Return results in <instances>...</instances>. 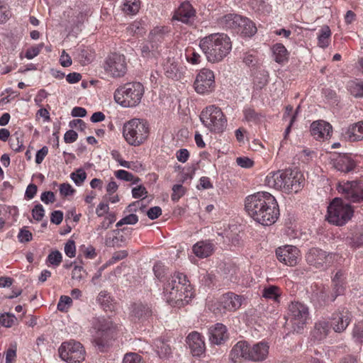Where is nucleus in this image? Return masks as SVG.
<instances>
[{
  "label": "nucleus",
  "instance_id": "19",
  "mask_svg": "<svg viewBox=\"0 0 363 363\" xmlns=\"http://www.w3.org/2000/svg\"><path fill=\"white\" fill-rule=\"evenodd\" d=\"M186 342L193 356L201 357L205 352L204 339L199 333L196 331L190 333L186 337Z\"/></svg>",
  "mask_w": 363,
  "mask_h": 363
},
{
  "label": "nucleus",
  "instance_id": "55",
  "mask_svg": "<svg viewBox=\"0 0 363 363\" xmlns=\"http://www.w3.org/2000/svg\"><path fill=\"white\" fill-rule=\"evenodd\" d=\"M44 47V43H40L38 45H35L34 46H32L31 48H28L25 54V57L28 60H31L39 55L40 52Z\"/></svg>",
  "mask_w": 363,
  "mask_h": 363
},
{
  "label": "nucleus",
  "instance_id": "21",
  "mask_svg": "<svg viewBox=\"0 0 363 363\" xmlns=\"http://www.w3.org/2000/svg\"><path fill=\"white\" fill-rule=\"evenodd\" d=\"M208 339L211 344L221 345L228 339L227 328L222 323H216L208 329Z\"/></svg>",
  "mask_w": 363,
  "mask_h": 363
},
{
  "label": "nucleus",
  "instance_id": "1",
  "mask_svg": "<svg viewBox=\"0 0 363 363\" xmlns=\"http://www.w3.org/2000/svg\"><path fill=\"white\" fill-rule=\"evenodd\" d=\"M245 208L255 221L264 226L272 225L279 216L277 200L271 194L265 191L248 196L245 199Z\"/></svg>",
  "mask_w": 363,
  "mask_h": 363
},
{
  "label": "nucleus",
  "instance_id": "22",
  "mask_svg": "<svg viewBox=\"0 0 363 363\" xmlns=\"http://www.w3.org/2000/svg\"><path fill=\"white\" fill-rule=\"evenodd\" d=\"M269 346L265 342L260 341L250 345L249 361L253 362H262L265 360L269 354Z\"/></svg>",
  "mask_w": 363,
  "mask_h": 363
},
{
  "label": "nucleus",
  "instance_id": "7",
  "mask_svg": "<svg viewBox=\"0 0 363 363\" xmlns=\"http://www.w3.org/2000/svg\"><path fill=\"white\" fill-rule=\"evenodd\" d=\"M202 124L211 133H220L227 125V119L222 110L214 105L206 107L201 113Z\"/></svg>",
  "mask_w": 363,
  "mask_h": 363
},
{
  "label": "nucleus",
  "instance_id": "63",
  "mask_svg": "<svg viewBox=\"0 0 363 363\" xmlns=\"http://www.w3.org/2000/svg\"><path fill=\"white\" fill-rule=\"evenodd\" d=\"M33 218L37 220L40 221L45 216V210L41 204H37L32 210Z\"/></svg>",
  "mask_w": 363,
  "mask_h": 363
},
{
  "label": "nucleus",
  "instance_id": "5",
  "mask_svg": "<svg viewBox=\"0 0 363 363\" xmlns=\"http://www.w3.org/2000/svg\"><path fill=\"white\" fill-rule=\"evenodd\" d=\"M150 132L149 123L142 118H134L125 122L123 126V136L127 143L138 147L148 138Z\"/></svg>",
  "mask_w": 363,
  "mask_h": 363
},
{
  "label": "nucleus",
  "instance_id": "52",
  "mask_svg": "<svg viewBox=\"0 0 363 363\" xmlns=\"http://www.w3.org/2000/svg\"><path fill=\"white\" fill-rule=\"evenodd\" d=\"M333 293L331 294V298H330L331 302H333L338 296H341V295L344 294L346 283L337 282V283H333Z\"/></svg>",
  "mask_w": 363,
  "mask_h": 363
},
{
  "label": "nucleus",
  "instance_id": "47",
  "mask_svg": "<svg viewBox=\"0 0 363 363\" xmlns=\"http://www.w3.org/2000/svg\"><path fill=\"white\" fill-rule=\"evenodd\" d=\"M185 57L191 65H198L201 62V56L192 48H188L185 50Z\"/></svg>",
  "mask_w": 363,
  "mask_h": 363
},
{
  "label": "nucleus",
  "instance_id": "29",
  "mask_svg": "<svg viewBox=\"0 0 363 363\" xmlns=\"http://www.w3.org/2000/svg\"><path fill=\"white\" fill-rule=\"evenodd\" d=\"M152 314V308L147 304L134 303L130 307V315L138 320H144Z\"/></svg>",
  "mask_w": 363,
  "mask_h": 363
},
{
  "label": "nucleus",
  "instance_id": "42",
  "mask_svg": "<svg viewBox=\"0 0 363 363\" xmlns=\"http://www.w3.org/2000/svg\"><path fill=\"white\" fill-rule=\"evenodd\" d=\"M312 296L313 299H316L320 303L331 302V295H329V290L324 286L318 288L316 291L313 292Z\"/></svg>",
  "mask_w": 363,
  "mask_h": 363
},
{
  "label": "nucleus",
  "instance_id": "24",
  "mask_svg": "<svg viewBox=\"0 0 363 363\" xmlns=\"http://www.w3.org/2000/svg\"><path fill=\"white\" fill-rule=\"evenodd\" d=\"M235 31L243 36L252 37L257 33V29L255 23L250 19L240 16V19L238 21Z\"/></svg>",
  "mask_w": 363,
  "mask_h": 363
},
{
  "label": "nucleus",
  "instance_id": "45",
  "mask_svg": "<svg viewBox=\"0 0 363 363\" xmlns=\"http://www.w3.org/2000/svg\"><path fill=\"white\" fill-rule=\"evenodd\" d=\"M97 302L105 309V310H111L112 309V302L113 299L111 298L110 294L106 291H101L97 296Z\"/></svg>",
  "mask_w": 363,
  "mask_h": 363
},
{
  "label": "nucleus",
  "instance_id": "61",
  "mask_svg": "<svg viewBox=\"0 0 363 363\" xmlns=\"http://www.w3.org/2000/svg\"><path fill=\"white\" fill-rule=\"evenodd\" d=\"M173 193L172 194V200L178 201L179 199L184 194L185 189L182 184H175L172 187Z\"/></svg>",
  "mask_w": 363,
  "mask_h": 363
},
{
  "label": "nucleus",
  "instance_id": "50",
  "mask_svg": "<svg viewBox=\"0 0 363 363\" xmlns=\"http://www.w3.org/2000/svg\"><path fill=\"white\" fill-rule=\"evenodd\" d=\"M70 177L77 186H81L86 178V174L83 169H79L72 173Z\"/></svg>",
  "mask_w": 363,
  "mask_h": 363
},
{
  "label": "nucleus",
  "instance_id": "64",
  "mask_svg": "<svg viewBox=\"0 0 363 363\" xmlns=\"http://www.w3.org/2000/svg\"><path fill=\"white\" fill-rule=\"evenodd\" d=\"M16 357V345H11L6 352V363H14Z\"/></svg>",
  "mask_w": 363,
  "mask_h": 363
},
{
  "label": "nucleus",
  "instance_id": "11",
  "mask_svg": "<svg viewBox=\"0 0 363 363\" xmlns=\"http://www.w3.org/2000/svg\"><path fill=\"white\" fill-rule=\"evenodd\" d=\"M337 189L346 200L351 203L363 202V183L360 182H340L338 183Z\"/></svg>",
  "mask_w": 363,
  "mask_h": 363
},
{
  "label": "nucleus",
  "instance_id": "39",
  "mask_svg": "<svg viewBox=\"0 0 363 363\" xmlns=\"http://www.w3.org/2000/svg\"><path fill=\"white\" fill-rule=\"evenodd\" d=\"M141 55L144 57H154L158 52V45L150 40L140 46Z\"/></svg>",
  "mask_w": 363,
  "mask_h": 363
},
{
  "label": "nucleus",
  "instance_id": "57",
  "mask_svg": "<svg viewBox=\"0 0 363 363\" xmlns=\"http://www.w3.org/2000/svg\"><path fill=\"white\" fill-rule=\"evenodd\" d=\"M245 119L248 122H257L259 120V116L253 108H245L243 110Z\"/></svg>",
  "mask_w": 363,
  "mask_h": 363
},
{
  "label": "nucleus",
  "instance_id": "20",
  "mask_svg": "<svg viewBox=\"0 0 363 363\" xmlns=\"http://www.w3.org/2000/svg\"><path fill=\"white\" fill-rule=\"evenodd\" d=\"M250 344L245 340L238 341L232 348L230 359L235 363L249 361Z\"/></svg>",
  "mask_w": 363,
  "mask_h": 363
},
{
  "label": "nucleus",
  "instance_id": "14",
  "mask_svg": "<svg viewBox=\"0 0 363 363\" xmlns=\"http://www.w3.org/2000/svg\"><path fill=\"white\" fill-rule=\"evenodd\" d=\"M215 87V76L213 71L202 69L196 76L194 89L198 94H205L211 92Z\"/></svg>",
  "mask_w": 363,
  "mask_h": 363
},
{
  "label": "nucleus",
  "instance_id": "27",
  "mask_svg": "<svg viewBox=\"0 0 363 363\" xmlns=\"http://www.w3.org/2000/svg\"><path fill=\"white\" fill-rule=\"evenodd\" d=\"M195 16V10L189 2L182 3L175 11L173 19L188 23L191 18Z\"/></svg>",
  "mask_w": 363,
  "mask_h": 363
},
{
  "label": "nucleus",
  "instance_id": "33",
  "mask_svg": "<svg viewBox=\"0 0 363 363\" xmlns=\"http://www.w3.org/2000/svg\"><path fill=\"white\" fill-rule=\"evenodd\" d=\"M75 57L81 65H86L94 60V54L91 48L82 45L76 50Z\"/></svg>",
  "mask_w": 363,
  "mask_h": 363
},
{
  "label": "nucleus",
  "instance_id": "23",
  "mask_svg": "<svg viewBox=\"0 0 363 363\" xmlns=\"http://www.w3.org/2000/svg\"><path fill=\"white\" fill-rule=\"evenodd\" d=\"M332 131V126L324 121H316L311 125V133L316 140L327 139Z\"/></svg>",
  "mask_w": 363,
  "mask_h": 363
},
{
  "label": "nucleus",
  "instance_id": "56",
  "mask_svg": "<svg viewBox=\"0 0 363 363\" xmlns=\"http://www.w3.org/2000/svg\"><path fill=\"white\" fill-rule=\"evenodd\" d=\"M138 221V217L137 215L131 213L129 214L122 219H121L117 223L116 227H121L123 225H134Z\"/></svg>",
  "mask_w": 363,
  "mask_h": 363
},
{
  "label": "nucleus",
  "instance_id": "60",
  "mask_svg": "<svg viewBox=\"0 0 363 363\" xmlns=\"http://www.w3.org/2000/svg\"><path fill=\"white\" fill-rule=\"evenodd\" d=\"M132 196L134 199H145L147 196V191L143 185H139L133 188Z\"/></svg>",
  "mask_w": 363,
  "mask_h": 363
},
{
  "label": "nucleus",
  "instance_id": "2",
  "mask_svg": "<svg viewBox=\"0 0 363 363\" xmlns=\"http://www.w3.org/2000/svg\"><path fill=\"white\" fill-rule=\"evenodd\" d=\"M270 188L289 194L298 193L304 186L303 174L296 169H285L269 172L264 179Z\"/></svg>",
  "mask_w": 363,
  "mask_h": 363
},
{
  "label": "nucleus",
  "instance_id": "43",
  "mask_svg": "<svg viewBox=\"0 0 363 363\" xmlns=\"http://www.w3.org/2000/svg\"><path fill=\"white\" fill-rule=\"evenodd\" d=\"M167 32V28L157 26L150 31L149 35L150 40L155 43L156 44H157V43H161Z\"/></svg>",
  "mask_w": 363,
  "mask_h": 363
},
{
  "label": "nucleus",
  "instance_id": "28",
  "mask_svg": "<svg viewBox=\"0 0 363 363\" xmlns=\"http://www.w3.org/2000/svg\"><path fill=\"white\" fill-rule=\"evenodd\" d=\"M342 135L350 141L363 140V121L349 125L342 130Z\"/></svg>",
  "mask_w": 363,
  "mask_h": 363
},
{
  "label": "nucleus",
  "instance_id": "4",
  "mask_svg": "<svg viewBox=\"0 0 363 363\" xmlns=\"http://www.w3.org/2000/svg\"><path fill=\"white\" fill-rule=\"evenodd\" d=\"M199 47L208 62H221L232 50V43L229 36L223 33H212L199 40Z\"/></svg>",
  "mask_w": 363,
  "mask_h": 363
},
{
  "label": "nucleus",
  "instance_id": "26",
  "mask_svg": "<svg viewBox=\"0 0 363 363\" xmlns=\"http://www.w3.org/2000/svg\"><path fill=\"white\" fill-rule=\"evenodd\" d=\"M214 244L208 240L199 241L192 247L194 255L201 259L211 256L214 251Z\"/></svg>",
  "mask_w": 363,
  "mask_h": 363
},
{
  "label": "nucleus",
  "instance_id": "25",
  "mask_svg": "<svg viewBox=\"0 0 363 363\" xmlns=\"http://www.w3.org/2000/svg\"><path fill=\"white\" fill-rule=\"evenodd\" d=\"M333 167L340 172H350L356 167L355 162L347 155H340L333 160Z\"/></svg>",
  "mask_w": 363,
  "mask_h": 363
},
{
  "label": "nucleus",
  "instance_id": "31",
  "mask_svg": "<svg viewBox=\"0 0 363 363\" xmlns=\"http://www.w3.org/2000/svg\"><path fill=\"white\" fill-rule=\"evenodd\" d=\"M240 19V15L235 13H228L223 15L216 20L218 27L223 29H231L235 30L238 21Z\"/></svg>",
  "mask_w": 363,
  "mask_h": 363
},
{
  "label": "nucleus",
  "instance_id": "41",
  "mask_svg": "<svg viewBox=\"0 0 363 363\" xmlns=\"http://www.w3.org/2000/svg\"><path fill=\"white\" fill-rule=\"evenodd\" d=\"M347 89L354 97L363 98V80L350 82Z\"/></svg>",
  "mask_w": 363,
  "mask_h": 363
},
{
  "label": "nucleus",
  "instance_id": "30",
  "mask_svg": "<svg viewBox=\"0 0 363 363\" xmlns=\"http://www.w3.org/2000/svg\"><path fill=\"white\" fill-rule=\"evenodd\" d=\"M330 329V326L328 321L325 320H318L315 323L311 336L314 340L320 341L328 336Z\"/></svg>",
  "mask_w": 363,
  "mask_h": 363
},
{
  "label": "nucleus",
  "instance_id": "18",
  "mask_svg": "<svg viewBox=\"0 0 363 363\" xmlns=\"http://www.w3.org/2000/svg\"><path fill=\"white\" fill-rule=\"evenodd\" d=\"M243 301V297L233 292L223 294L218 301V308L223 312L235 311L240 308Z\"/></svg>",
  "mask_w": 363,
  "mask_h": 363
},
{
  "label": "nucleus",
  "instance_id": "40",
  "mask_svg": "<svg viewBox=\"0 0 363 363\" xmlns=\"http://www.w3.org/2000/svg\"><path fill=\"white\" fill-rule=\"evenodd\" d=\"M318 36V46L322 48H327L330 42L331 31L328 26L321 28Z\"/></svg>",
  "mask_w": 363,
  "mask_h": 363
},
{
  "label": "nucleus",
  "instance_id": "15",
  "mask_svg": "<svg viewBox=\"0 0 363 363\" xmlns=\"http://www.w3.org/2000/svg\"><path fill=\"white\" fill-rule=\"evenodd\" d=\"M308 264L317 269H324L332 262V255L319 248H311L306 255Z\"/></svg>",
  "mask_w": 363,
  "mask_h": 363
},
{
  "label": "nucleus",
  "instance_id": "13",
  "mask_svg": "<svg viewBox=\"0 0 363 363\" xmlns=\"http://www.w3.org/2000/svg\"><path fill=\"white\" fill-rule=\"evenodd\" d=\"M289 315L293 325L302 328L309 318L308 307L301 302H291L289 305Z\"/></svg>",
  "mask_w": 363,
  "mask_h": 363
},
{
  "label": "nucleus",
  "instance_id": "53",
  "mask_svg": "<svg viewBox=\"0 0 363 363\" xmlns=\"http://www.w3.org/2000/svg\"><path fill=\"white\" fill-rule=\"evenodd\" d=\"M72 303V299L68 296H61L57 303V309L60 311H67Z\"/></svg>",
  "mask_w": 363,
  "mask_h": 363
},
{
  "label": "nucleus",
  "instance_id": "58",
  "mask_svg": "<svg viewBox=\"0 0 363 363\" xmlns=\"http://www.w3.org/2000/svg\"><path fill=\"white\" fill-rule=\"evenodd\" d=\"M352 336L357 342H363V321L359 322L354 325Z\"/></svg>",
  "mask_w": 363,
  "mask_h": 363
},
{
  "label": "nucleus",
  "instance_id": "12",
  "mask_svg": "<svg viewBox=\"0 0 363 363\" xmlns=\"http://www.w3.org/2000/svg\"><path fill=\"white\" fill-rule=\"evenodd\" d=\"M104 68L113 78L123 77L127 72L126 58L123 55L111 53L106 57Z\"/></svg>",
  "mask_w": 363,
  "mask_h": 363
},
{
  "label": "nucleus",
  "instance_id": "54",
  "mask_svg": "<svg viewBox=\"0 0 363 363\" xmlns=\"http://www.w3.org/2000/svg\"><path fill=\"white\" fill-rule=\"evenodd\" d=\"M86 274L82 267L75 265L72 271V279L79 282L85 278Z\"/></svg>",
  "mask_w": 363,
  "mask_h": 363
},
{
  "label": "nucleus",
  "instance_id": "36",
  "mask_svg": "<svg viewBox=\"0 0 363 363\" xmlns=\"http://www.w3.org/2000/svg\"><path fill=\"white\" fill-rule=\"evenodd\" d=\"M348 245L354 248L363 245V228H357L347 238Z\"/></svg>",
  "mask_w": 363,
  "mask_h": 363
},
{
  "label": "nucleus",
  "instance_id": "35",
  "mask_svg": "<svg viewBox=\"0 0 363 363\" xmlns=\"http://www.w3.org/2000/svg\"><path fill=\"white\" fill-rule=\"evenodd\" d=\"M271 50L276 62L281 64L288 60L289 52L283 44L276 43L272 47Z\"/></svg>",
  "mask_w": 363,
  "mask_h": 363
},
{
  "label": "nucleus",
  "instance_id": "62",
  "mask_svg": "<svg viewBox=\"0 0 363 363\" xmlns=\"http://www.w3.org/2000/svg\"><path fill=\"white\" fill-rule=\"evenodd\" d=\"M122 239H120V238L113 235L112 233H108L106 237L105 240V245L107 247H118L120 246V241H121Z\"/></svg>",
  "mask_w": 363,
  "mask_h": 363
},
{
  "label": "nucleus",
  "instance_id": "10",
  "mask_svg": "<svg viewBox=\"0 0 363 363\" xmlns=\"http://www.w3.org/2000/svg\"><path fill=\"white\" fill-rule=\"evenodd\" d=\"M58 352L60 358L67 363H80L85 359L86 352L83 345L74 340L63 342Z\"/></svg>",
  "mask_w": 363,
  "mask_h": 363
},
{
  "label": "nucleus",
  "instance_id": "49",
  "mask_svg": "<svg viewBox=\"0 0 363 363\" xmlns=\"http://www.w3.org/2000/svg\"><path fill=\"white\" fill-rule=\"evenodd\" d=\"M15 315L10 313H4L0 315V324L5 328H11L16 321Z\"/></svg>",
  "mask_w": 363,
  "mask_h": 363
},
{
  "label": "nucleus",
  "instance_id": "16",
  "mask_svg": "<svg viewBox=\"0 0 363 363\" xmlns=\"http://www.w3.org/2000/svg\"><path fill=\"white\" fill-rule=\"evenodd\" d=\"M276 255L280 262L287 266H295L300 260V250L294 245H284L276 250Z\"/></svg>",
  "mask_w": 363,
  "mask_h": 363
},
{
  "label": "nucleus",
  "instance_id": "48",
  "mask_svg": "<svg viewBox=\"0 0 363 363\" xmlns=\"http://www.w3.org/2000/svg\"><path fill=\"white\" fill-rule=\"evenodd\" d=\"M62 261V253L58 250L52 251L47 257L46 262L48 265L54 267H58Z\"/></svg>",
  "mask_w": 363,
  "mask_h": 363
},
{
  "label": "nucleus",
  "instance_id": "3",
  "mask_svg": "<svg viewBox=\"0 0 363 363\" xmlns=\"http://www.w3.org/2000/svg\"><path fill=\"white\" fill-rule=\"evenodd\" d=\"M163 296L169 304L180 306L189 303L194 296V292L186 276L183 273L176 272L164 284Z\"/></svg>",
  "mask_w": 363,
  "mask_h": 363
},
{
  "label": "nucleus",
  "instance_id": "51",
  "mask_svg": "<svg viewBox=\"0 0 363 363\" xmlns=\"http://www.w3.org/2000/svg\"><path fill=\"white\" fill-rule=\"evenodd\" d=\"M333 293L331 294V298H330L331 302H333L338 296H341V295L344 294L346 283L337 282V283H333Z\"/></svg>",
  "mask_w": 363,
  "mask_h": 363
},
{
  "label": "nucleus",
  "instance_id": "9",
  "mask_svg": "<svg viewBox=\"0 0 363 363\" xmlns=\"http://www.w3.org/2000/svg\"><path fill=\"white\" fill-rule=\"evenodd\" d=\"M353 209L341 199L335 198L328 207L327 220L335 225H345L353 215Z\"/></svg>",
  "mask_w": 363,
  "mask_h": 363
},
{
  "label": "nucleus",
  "instance_id": "8",
  "mask_svg": "<svg viewBox=\"0 0 363 363\" xmlns=\"http://www.w3.org/2000/svg\"><path fill=\"white\" fill-rule=\"evenodd\" d=\"M113 323L110 318L104 317L94 318L92 320V337L95 346L100 351L108 346Z\"/></svg>",
  "mask_w": 363,
  "mask_h": 363
},
{
  "label": "nucleus",
  "instance_id": "37",
  "mask_svg": "<svg viewBox=\"0 0 363 363\" xmlns=\"http://www.w3.org/2000/svg\"><path fill=\"white\" fill-rule=\"evenodd\" d=\"M249 5L256 13L269 14L272 6L265 0H249Z\"/></svg>",
  "mask_w": 363,
  "mask_h": 363
},
{
  "label": "nucleus",
  "instance_id": "17",
  "mask_svg": "<svg viewBox=\"0 0 363 363\" xmlns=\"http://www.w3.org/2000/svg\"><path fill=\"white\" fill-rule=\"evenodd\" d=\"M352 315L346 308H340L333 314L331 326L335 333H342L351 321Z\"/></svg>",
  "mask_w": 363,
  "mask_h": 363
},
{
  "label": "nucleus",
  "instance_id": "59",
  "mask_svg": "<svg viewBox=\"0 0 363 363\" xmlns=\"http://www.w3.org/2000/svg\"><path fill=\"white\" fill-rule=\"evenodd\" d=\"M123 363H143L142 357L134 352H130L125 354Z\"/></svg>",
  "mask_w": 363,
  "mask_h": 363
},
{
  "label": "nucleus",
  "instance_id": "38",
  "mask_svg": "<svg viewBox=\"0 0 363 363\" xmlns=\"http://www.w3.org/2000/svg\"><path fill=\"white\" fill-rule=\"evenodd\" d=\"M140 8V0H123L122 10L128 15L136 14Z\"/></svg>",
  "mask_w": 363,
  "mask_h": 363
},
{
  "label": "nucleus",
  "instance_id": "44",
  "mask_svg": "<svg viewBox=\"0 0 363 363\" xmlns=\"http://www.w3.org/2000/svg\"><path fill=\"white\" fill-rule=\"evenodd\" d=\"M280 289L278 286L271 285L262 290V296L265 298L272 299L276 302L279 301L280 297Z\"/></svg>",
  "mask_w": 363,
  "mask_h": 363
},
{
  "label": "nucleus",
  "instance_id": "32",
  "mask_svg": "<svg viewBox=\"0 0 363 363\" xmlns=\"http://www.w3.org/2000/svg\"><path fill=\"white\" fill-rule=\"evenodd\" d=\"M164 71L167 77L178 79L182 74V67L173 59H169L164 65Z\"/></svg>",
  "mask_w": 363,
  "mask_h": 363
},
{
  "label": "nucleus",
  "instance_id": "46",
  "mask_svg": "<svg viewBox=\"0 0 363 363\" xmlns=\"http://www.w3.org/2000/svg\"><path fill=\"white\" fill-rule=\"evenodd\" d=\"M114 174L118 179L132 182L134 184H138L140 181V178L135 177L132 173L123 169L116 171Z\"/></svg>",
  "mask_w": 363,
  "mask_h": 363
},
{
  "label": "nucleus",
  "instance_id": "6",
  "mask_svg": "<svg viewBox=\"0 0 363 363\" xmlns=\"http://www.w3.org/2000/svg\"><path fill=\"white\" fill-rule=\"evenodd\" d=\"M144 91V87L141 83H128L115 91L114 99L123 107H135L140 103Z\"/></svg>",
  "mask_w": 363,
  "mask_h": 363
},
{
  "label": "nucleus",
  "instance_id": "34",
  "mask_svg": "<svg viewBox=\"0 0 363 363\" xmlns=\"http://www.w3.org/2000/svg\"><path fill=\"white\" fill-rule=\"evenodd\" d=\"M154 345L155 352L160 359H167L172 356L171 347L163 339L155 340Z\"/></svg>",
  "mask_w": 363,
  "mask_h": 363
}]
</instances>
